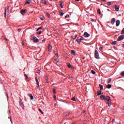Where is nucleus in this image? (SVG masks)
<instances>
[{"label": "nucleus", "mask_w": 124, "mask_h": 124, "mask_svg": "<svg viewBox=\"0 0 124 124\" xmlns=\"http://www.w3.org/2000/svg\"><path fill=\"white\" fill-rule=\"evenodd\" d=\"M114 121H115V120H113V121H112L113 124Z\"/></svg>", "instance_id": "obj_53"}, {"label": "nucleus", "mask_w": 124, "mask_h": 124, "mask_svg": "<svg viewBox=\"0 0 124 124\" xmlns=\"http://www.w3.org/2000/svg\"><path fill=\"white\" fill-rule=\"evenodd\" d=\"M121 75L122 76L124 77V71H123V72H122L121 73Z\"/></svg>", "instance_id": "obj_35"}, {"label": "nucleus", "mask_w": 124, "mask_h": 124, "mask_svg": "<svg viewBox=\"0 0 124 124\" xmlns=\"http://www.w3.org/2000/svg\"><path fill=\"white\" fill-rule=\"evenodd\" d=\"M42 3L44 4H46V0H42Z\"/></svg>", "instance_id": "obj_17"}, {"label": "nucleus", "mask_w": 124, "mask_h": 124, "mask_svg": "<svg viewBox=\"0 0 124 124\" xmlns=\"http://www.w3.org/2000/svg\"><path fill=\"white\" fill-rule=\"evenodd\" d=\"M119 7L116 5H115V11L118 12V11H119Z\"/></svg>", "instance_id": "obj_12"}, {"label": "nucleus", "mask_w": 124, "mask_h": 124, "mask_svg": "<svg viewBox=\"0 0 124 124\" xmlns=\"http://www.w3.org/2000/svg\"><path fill=\"white\" fill-rule=\"evenodd\" d=\"M76 1H77V2H78V1H79V0H75Z\"/></svg>", "instance_id": "obj_51"}, {"label": "nucleus", "mask_w": 124, "mask_h": 124, "mask_svg": "<svg viewBox=\"0 0 124 124\" xmlns=\"http://www.w3.org/2000/svg\"><path fill=\"white\" fill-rule=\"evenodd\" d=\"M111 81V78H109L108 79V81H107L108 83H110Z\"/></svg>", "instance_id": "obj_25"}, {"label": "nucleus", "mask_w": 124, "mask_h": 124, "mask_svg": "<svg viewBox=\"0 0 124 124\" xmlns=\"http://www.w3.org/2000/svg\"><path fill=\"white\" fill-rule=\"evenodd\" d=\"M38 33H39V34H41V33H42V31H40L38 32Z\"/></svg>", "instance_id": "obj_48"}, {"label": "nucleus", "mask_w": 124, "mask_h": 124, "mask_svg": "<svg viewBox=\"0 0 124 124\" xmlns=\"http://www.w3.org/2000/svg\"><path fill=\"white\" fill-rule=\"evenodd\" d=\"M108 11H109V9H108Z\"/></svg>", "instance_id": "obj_56"}, {"label": "nucleus", "mask_w": 124, "mask_h": 124, "mask_svg": "<svg viewBox=\"0 0 124 124\" xmlns=\"http://www.w3.org/2000/svg\"><path fill=\"white\" fill-rule=\"evenodd\" d=\"M124 39V35H120L118 39V41H121Z\"/></svg>", "instance_id": "obj_6"}, {"label": "nucleus", "mask_w": 124, "mask_h": 124, "mask_svg": "<svg viewBox=\"0 0 124 124\" xmlns=\"http://www.w3.org/2000/svg\"><path fill=\"white\" fill-rule=\"evenodd\" d=\"M108 5H111V2L110 1L108 2Z\"/></svg>", "instance_id": "obj_38"}, {"label": "nucleus", "mask_w": 124, "mask_h": 124, "mask_svg": "<svg viewBox=\"0 0 124 124\" xmlns=\"http://www.w3.org/2000/svg\"><path fill=\"white\" fill-rule=\"evenodd\" d=\"M24 45V44L23 43H22V46H23Z\"/></svg>", "instance_id": "obj_55"}, {"label": "nucleus", "mask_w": 124, "mask_h": 124, "mask_svg": "<svg viewBox=\"0 0 124 124\" xmlns=\"http://www.w3.org/2000/svg\"><path fill=\"white\" fill-rule=\"evenodd\" d=\"M117 43V41H114L111 44L112 45H115Z\"/></svg>", "instance_id": "obj_32"}, {"label": "nucleus", "mask_w": 124, "mask_h": 124, "mask_svg": "<svg viewBox=\"0 0 124 124\" xmlns=\"http://www.w3.org/2000/svg\"><path fill=\"white\" fill-rule=\"evenodd\" d=\"M31 2V1L29 0H27L25 3V5L30 4Z\"/></svg>", "instance_id": "obj_9"}, {"label": "nucleus", "mask_w": 124, "mask_h": 124, "mask_svg": "<svg viewBox=\"0 0 124 124\" xmlns=\"http://www.w3.org/2000/svg\"><path fill=\"white\" fill-rule=\"evenodd\" d=\"M46 83H48V82H49V81H48V80L47 79H46Z\"/></svg>", "instance_id": "obj_43"}, {"label": "nucleus", "mask_w": 124, "mask_h": 124, "mask_svg": "<svg viewBox=\"0 0 124 124\" xmlns=\"http://www.w3.org/2000/svg\"><path fill=\"white\" fill-rule=\"evenodd\" d=\"M100 98L103 100H105L106 96L104 95H101Z\"/></svg>", "instance_id": "obj_15"}, {"label": "nucleus", "mask_w": 124, "mask_h": 124, "mask_svg": "<svg viewBox=\"0 0 124 124\" xmlns=\"http://www.w3.org/2000/svg\"><path fill=\"white\" fill-rule=\"evenodd\" d=\"M42 29V28L40 27V28H38V29L37 30V31H39L40 29Z\"/></svg>", "instance_id": "obj_41"}, {"label": "nucleus", "mask_w": 124, "mask_h": 124, "mask_svg": "<svg viewBox=\"0 0 124 124\" xmlns=\"http://www.w3.org/2000/svg\"><path fill=\"white\" fill-rule=\"evenodd\" d=\"M107 88L108 89H109L111 88V85L110 84H108L107 86Z\"/></svg>", "instance_id": "obj_21"}, {"label": "nucleus", "mask_w": 124, "mask_h": 124, "mask_svg": "<svg viewBox=\"0 0 124 124\" xmlns=\"http://www.w3.org/2000/svg\"><path fill=\"white\" fill-rule=\"evenodd\" d=\"M9 11V6L6 7L5 8V13H4L5 17H6L7 13H8Z\"/></svg>", "instance_id": "obj_1"}, {"label": "nucleus", "mask_w": 124, "mask_h": 124, "mask_svg": "<svg viewBox=\"0 0 124 124\" xmlns=\"http://www.w3.org/2000/svg\"><path fill=\"white\" fill-rule=\"evenodd\" d=\"M59 14L61 16H63L64 15V13H62V12H60Z\"/></svg>", "instance_id": "obj_26"}, {"label": "nucleus", "mask_w": 124, "mask_h": 124, "mask_svg": "<svg viewBox=\"0 0 124 124\" xmlns=\"http://www.w3.org/2000/svg\"><path fill=\"white\" fill-rule=\"evenodd\" d=\"M54 99L55 100H56V95L54 96Z\"/></svg>", "instance_id": "obj_46"}, {"label": "nucleus", "mask_w": 124, "mask_h": 124, "mask_svg": "<svg viewBox=\"0 0 124 124\" xmlns=\"http://www.w3.org/2000/svg\"><path fill=\"white\" fill-rule=\"evenodd\" d=\"M40 19H41V20H42V21L44 20L43 17H40Z\"/></svg>", "instance_id": "obj_45"}, {"label": "nucleus", "mask_w": 124, "mask_h": 124, "mask_svg": "<svg viewBox=\"0 0 124 124\" xmlns=\"http://www.w3.org/2000/svg\"><path fill=\"white\" fill-rule=\"evenodd\" d=\"M67 66H68V67H69V68H71L72 67V65H71L70 63H68L67 64Z\"/></svg>", "instance_id": "obj_29"}, {"label": "nucleus", "mask_w": 124, "mask_h": 124, "mask_svg": "<svg viewBox=\"0 0 124 124\" xmlns=\"http://www.w3.org/2000/svg\"><path fill=\"white\" fill-rule=\"evenodd\" d=\"M106 0H103V1H106Z\"/></svg>", "instance_id": "obj_59"}, {"label": "nucleus", "mask_w": 124, "mask_h": 124, "mask_svg": "<svg viewBox=\"0 0 124 124\" xmlns=\"http://www.w3.org/2000/svg\"><path fill=\"white\" fill-rule=\"evenodd\" d=\"M30 0V1H32V0Z\"/></svg>", "instance_id": "obj_57"}, {"label": "nucleus", "mask_w": 124, "mask_h": 124, "mask_svg": "<svg viewBox=\"0 0 124 124\" xmlns=\"http://www.w3.org/2000/svg\"><path fill=\"white\" fill-rule=\"evenodd\" d=\"M111 103V102H108V106L109 107H110Z\"/></svg>", "instance_id": "obj_34"}, {"label": "nucleus", "mask_w": 124, "mask_h": 124, "mask_svg": "<svg viewBox=\"0 0 124 124\" xmlns=\"http://www.w3.org/2000/svg\"><path fill=\"white\" fill-rule=\"evenodd\" d=\"M91 21H92V22H93V21H94L93 19H92Z\"/></svg>", "instance_id": "obj_54"}, {"label": "nucleus", "mask_w": 124, "mask_h": 124, "mask_svg": "<svg viewBox=\"0 0 124 124\" xmlns=\"http://www.w3.org/2000/svg\"><path fill=\"white\" fill-rule=\"evenodd\" d=\"M60 6L61 8H63V6L62 3V2H60Z\"/></svg>", "instance_id": "obj_23"}, {"label": "nucleus", "mask_w": 124, "mask_h": 124, "mask_svg": "<svg viewBox=\"0 0 124 124\" xmlns=\"http://www.w3.org/2000/svg\"><path fill=\"white\" fill-rule=\"evenodd\" d=\"M99 86L100 87V89L102 91L103 90V86L102 85L99 84Z\"/></svg>", "instance_id": "obj_19"}, {"label": "nucleus", "mask_w": 124, "mask_h": 124, "mask_svg": "<svg viewBox=\"0 0 124 124\" xmlns=\"http://www.w3.org/2000/svg\"><path fill=\"white\" fill-rule=\"evenodd\" d=\"M97 12L98 14H99L100 15H101V11L100 10V9H98L97 10Z\"/></svg>", "instance_id": "obj_33"}, {"label": "nucleus", "mask_w": 124, "mask_h": 124, "mask_svg": "<svg viewBox=\"0 0 124 124\" xmlns=\"http://www.w3.org/2000/svg\"><path fill=\"white\" fill-rule=\"evenodd\" d=\"M30 97H31V100H33V99L34 97H33V96L32 95V94H31V93H30Z\"/></svg>", "instance_id": "obj_22"}, {"label": "nucleus", "mask_w": 124, "mask_h": 124, "mask_svg": "<svg viewBox=\"0 0 124 124\" xmlns=\"http://www.w3.org/2000/svg\"><path fill=\"white\" fill-rule=\"evenodd\" d=\"M71 53H72V54H73L74 55H76V52H75V51H74L73 50H71Z\"/></svg>", "instance_id": "obj_20"}, {"label": "nucleus", "mask_w": 124, "mask_h": 124, "mask_svg": "<svg viewBox=\"0 0 124 124\" xmlns=\"http://www.w3.org/2000/svg\"><path fill=\"white\" fill-rule=\"evenodd\" d=\"M39 40L38 39L35 37V36H34L33 37V42H34V43H38L39 42Z\"/></svg>", "instance_id": "obj_4"}, {"label": "nucleus", "mask_w": 124, "mask_h": 124, "mask_svg": "<svg viewBox=\"0 0 124 124\" xmlns=\"http://www.w3.org/2000/svg\"><path fill=\"white\" fill-rule=\"evenodd\" d=\"M48 49H51L52 48V46H51L50 45H48Z\"/></svg>", "instance_id": "obj_24"}, {"label": "nucleus", "mask_w": 124, "mask_h": 124, "mask_svg": "<svg viewBox=\"0 0 124 124\" xmlns=\"http://www.w3.org/2000/svg\"><path fill=\"white\" fill-rule=\"evenodd\" d=\"M35 79L36 80V82H37V85H38V86H39V87H40L39 82V81H38V80L37 78H35Z\"/></svg>", "instance_id": "obj_11"}, {"label": "nucleus", "mask_w": 124, "mask_h": 124, "mask_svg": "<svg viewBox=\"0 0 124 124\" xmlns=\"http://www.w3.org/2000/svg\"><path fill=\"white\" fill-rule=\"evenodd\" d=\"M78 34L77 33V32H74L73 35H72V38L73 39H76V38L77 37Z\"/></svg>", "instance_id": "obj_3"}, {"label": "nucleus", "mask_w": 124, "mask_h": 124, "mask_svg": "<svg viewBox=\"0 0 124 124\" xmlns=\"http://www.w3.org/2000/svg\"><path fill=\"white\" fill-rule=\"evenodd\" d=\"M79 40L81 41L82 40H83V37H80Z\"/></svg>", "instance_id": "obj_42"}, {"label": "nucleus", "mask_w": 124, "mask_h": 124, "mask_svg": "<svg viewBox=\"0 0 124 124\" xmlns=\"http://www.w3.org/2000/svg\"><path fill=\"white\" fill-rule=\"evenodd\" d=\"M97 95H100L101 94V93L100 91H97Z\"/></svg>", "instance_id": "obj_28"}, {"label": "nucleus", "mask_w": 124, "mask_h": 124, "mask_svg": "<svg viewBox=\"0 0 124 124\" xmlns=\"http://www.w3.org/2000/svg\"><path fill=\"white\" fill-rule=\"evenodd\" d=\"M18 31H21V29H18Z\"/></svg>", "instance_id": "obj_49"}, {"label": "nucleus", "mask_w": 124, "mask_h": 124, "mask_svg": "<svg viewBox=\"0 0 124 124\" xmlns=\"http://www.w3.org/2000/svg\"><path fill=\"white\" fill-rule=\"evenodd\" d=\"M77 42H78V44H79L80 43H81V41H80L79 39H78V40H77Z\"/></svg>", "instance_id": "obj_37"}, {"label": "nucleus", "mask_w": 124, "mask_h": 124, "mask_svg": "<svg viewBox=\"0 0 124 124\" xmlns=\"http://www.w3.org/2000/svg\"><path fill=\"white\" fill-rule=\"evenodd\" d=\"M39 111H40V112H41V113H42V114H43L44 113V112H43V111H42V109H39Z\"/></svg>", "instance_id": "obj_39"}, {"label": "nucleus", "mask_w": 124, "mask_h": 124, "mask_svg": "<svg viewBox=\"0 0 124 124\" xmlns=\"http://www.w3.org/2000/svg\"><path fill=\"white\" fill-rule=\"evenodd\" d=\"M25 77H26V79L27 80L28 79V76L26 74H24Z\"/></svg>", "instance_id": "obj_31"}, {"label": "nucleus", "mask_w": 124, "mask_h": 124, "mask_svg": "<svg viewBox=\"0 0 124 124\" xmlns=\"http://www.w3.org/2000/svg\"><path fill=\"white\" fill-rule=\"evenodd\" d=\"M116 21V20H115V18H114V17H113V18H112V20H111V24L112 25H114L115 22Z\"/></svg>", "instance_id": "obj_8"}, {"label": "nucleus", "mask_w": 124, "mask_h": 124, "mask_svg": "<svg viewBox=\"0 0 124 124\" xmlns=\"http://www.w3.org/2000/svg\"><path fill=\"white\" fill-rule=\"evenodd\" d=\"M71 100L73 101H76V99L75 97H72L71 98Z\"/></svg>", "instance_id": "obj_30"}, {"label": "nucleus", "mask_w": 124, "mask_h": 124, "mask_svg": "<svg viewBox=\"0 0 124 124\" xmlns=\"http://www.w3.org/2000/svg\"><path fill=\"white\" fill-rule=\"evenodd\" d=\"M102 48H103L102 47H99V49L100 50H102Z\"/></svg>", "instance_id": "obj_47"}, {"label": "nucleus", "mask_w": 124, "mask_h": 124, "mask_svg": "<svg viewBox=\"0 0 124 124\" xmlns=\"http://www.w3.org/2000/svg\"><path fill=\"white\" fill-rule=\"evenodd\" d=\"M120 24V20H117L116 22V25L117 27H118Z\"/></svg>", "instance_id": "obj_10"}, {"label": "nucleus", "mask_w": 124, "mask_h": 124, "mask_svg": "<svg viewBox=\"0 0 124 124\" xmlns=\"http://www.w3.org/2000/svg\"><path fill=\"white\" fill-rule=\"evenodd\" d=\"M105 100L107 101L108 102H111V100L110 99V96H106Z\"/></svg>", "instance_id": "obj_5"}, {"label": "nucleus", "mask_w": 124, "mask_h": 124, "mask_svg": "<svg viewBox=\"0 0 124 124\" xmlns=\"http://www.w3.org/2000/svg\"><path fill=\"white\" fill-rule=\"evenodd\" d=\"M27 12V10H22L20 12L21 14L22 15H24Z\"/></svg>", "instance_id": "obj_7"}, {"label": "nucleus", "mask_w": 124, "mask_h": 124, "mask_svg": "<svg viewBox=\"0 0 124 124\" xmlns=\"http://www.w3.org/2000/svg\"><path fill=\"white\" fill-rule=\"evenodd\" d=\"M56 89L55 88H53L52 89V92L53 93L56 94Z\"/></svg>", "instance_id": "obj_18"}, {"label": "nucleus", "mask_w": 124, "mask_h": 124, "mask_svg": "<svg viewBox=\"0 0 124 124\" xmlns=\"http://www.w3.org/2000/svg\"><path fill=\"white\" fill-rule=\"evenodd\" d=\"M5 40L6 41H8V40L6 38H5Z\"/></svg>", "instance_id": "obj_50"}, {"label": "nucleus", "mask_w": 124, "mask_h": 124, "mask_svg": "<svg viewBox=\"0 0 124 124\" xmlns=\"http://www.w3.org/2000/svg\"><path fill=\"white\" fill-rule=\"evenodd\" d=\"M19 104H20V105L21 107L23 106V102H22V99H20V101L19 102Z\"/></svg>", "instance_id": "obj_16"}, {"label": "nucleus", "mask_w": 124, "mask_h": 124, "mask_svg": "<svg viewBox=\"0 0 124 124\" xmlns=\"http://www.w3.org/2000/svg\"><path fill=\"white\" fill-rule=\"evenodd\" d=\"M6 95H7V97L8 98V95L7 93H6Z\"/></svg>", "instance_id": "obj_52"}, {"label": "nucleus", "mask_w": 124, "mask_h": 124, "mask_svg": "<svg viewBox=\"0 0 124 124\" xmlns=\"http://www.w3.org/2000/svg\"><path fill=\"white\" fill-rule=\"evenodd\" d=\"M43 41H44V42H45V40H43Z\"/></svg>", "instance_id": "obj_58"}, {"label": "nucleus", "mask_w": 124, "mask_h": 124, "mask_svg": "<svg viewBox=\"0 0 124 124\" xmlns=\"http://www.w3.org/2000/svg\"><path fill=\"white\" fill-rule=\"evenodd\" d=\"M94 56L96 59H99V54L98 53V51L96 50H95V51Z\"/></svg>", "instance_id": "obj_2"}, {"label": "nucleus", "mask_w": 124, "mask_h": 124, "mask_svg": "<svg viewBox=\"0 0 124 124\" xmlns=\"http://www.w3.org/2000/svg\"><path fill=\"white\" fill-rule=\"evenodd\" d=\"M45 14H46V15L47 16V17L49 18H50V16L49 13H47V12H46Z\"/></svg>", "instance_id": "obj_13"}, {"label": "nucleus", "mask_w": 124, "mask_h": 124, "mask_svg": "<svg viewBox=\"0 0 124 124\" xmlns=\"http://www.w3.org/2000/svg\"><path fill=\"white\" fill-rule=\"evenodd\" d=\"M122 34H124V28L123 29L122 31Z\"/></svg>", "instance_id": "obj_40"}, {"label": "nucleus", "mask_w": 124, "mask_h": 124, "mask_svg": "<svg viewBox=\"0 0 124 124\" xmlns=\"http://www.w3.org/2000/svg\"><path fill=\"white\" fill-rule=\"evenodd\" d=\"M84 36L85 37H88L89 36H90V34L89 33H88L87 32H85L84 33Z\"/></svg>", "instance_id": "obj_14"}, {"label": "nucleus", "mask_w": 124, "mask_h": 124, "mask_svg": "<svg viewBox=\"0 0 124 124\" xmlns=\"http://www.w3.org/2000/svg\"><path fill=\"white\" fill-rule=\"evenodd\" d=\"M10 119L11 122V123L12 124L13 121H12V118L10 117Z\"/></svg>", "instance_id": "obj_44"}, {"label": "nucleus", "mask_w": 124, "mask_h": 124, "mask_svg": "<svg viewBox=\"0 0 124 124\" xmlns=\"http://www.w3.org/2000/svg\"><path fill=\"white\" fill-rule=\"evenodd\" d=\"M91 72V73H92L93 75H95L96 73V72L94 71L93 70H92Z\"/></svg>", "instance_id": "obj_27"}, {"label": "nucleus", "mask_w": 124, "mask_h": 124, "mask_svg": "<svg viewBox=\"0 0 124 124\" xmlns=\"http://www.w3.org/2000/svg\"><path fill=\"white\" fill-rule=\"evenodd\" d=\"M70 17L69 15H66V16H65V18H69Z\"/></svg>", "instance_id": "obj_36"}]
</instances>
